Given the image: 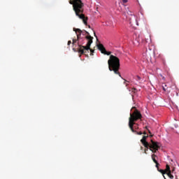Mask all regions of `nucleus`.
<instances>
[{"label": "nucleus", "mask_w": 179, "mask_h": 179, "mask_svg": "<svg viewBox=\"0 0 179 179\" xmlns=\"http://www.w3.org/2000/svg\"><path fill=\"white\" fill-rule=\"evenodd\" d=\"M150 41H151L150 35H148V36H147V38H145V42H146V43H150Z\"/></svg>", "instance_id": "10"}, {"label": "nucleus", "mask_w": 179, "mask_h": 179, "mask_svg": "<svg viewBox=\"0 0 179 179\" xmlns=\"http://www.w3.org/2000/svg\"><path fill=\"white\" fill-rule=\"evenodd\" d=\"M157 170L159 173H161L163 175V176H164V174H166V171L163 169H159Z\"/></svg>", "instance_id": "12"}, {"label": "nucleus", "mask_w": 179, "mask_h": 179, "mask_svg": "<svg viewBox=\"0 0 179 179\" xmlns=\"http://www.w3.org/2000/svg\"><path fill=\"white\" fill-rule=\"evenodd\" d=\"M155 157H157V156H156V155L153 154L152 155V162H154V163H157V160H156V158H155Z\"/></svg>", "instance_id": "8"}, {"label": "nucleus", "mask_w": 179, "mask_h": 179, "mask_svg": "<svg viewBox=\"0 0 179 179\" xmlns=\"http://www.w3.org/2000/svg\"><path fill=\"white\" fill-rule=\"evenodd\" d=\"M148 134H150V136L152 138L153 136V135L152 134V132L150 131V130H149V129H148V127H145Z\"/></svg>", "instance_id": "13"}, {"label": "nucleus", "mask_w": 179, "mask_h": 179, "mask_svg": "<svg viewBox=\"0 0 179 179\" xmlns=\"http://www.w3.org/2000/svg\"><path fill=\"white\" fill-rule=\"evenodd\" d=\"M146 138H148V136H143L142 139L141 140V143L145 146V148H150V150L153 153H156L157 150L160 148V145L158 142H155L153 140H151V143L149 144L148 141H146Z\"/></svg>", "instance_id": "5"}, {"label": "nucleus", "mask_w": 179, "mask_h": 179, "mask_svg": "<svg viewBox=\"0 0 179 179\" xmlns=\"http://www.w3.org/2000/svg\"><path fill=\"white\" fill-rule=\"evenodd\" d=\"M108 65L109 71L114 72L115 75H119L121 78V73H120V59L118 57L111 55L108 60Z\"/></svg>", "instance_id": "2"}, {"label": "nucleus", "mask_w": 179, "mask_h": 179, "mask_svg": "<svg viewBox=\"0 0 179 179\" xmlns=\"http://www.w3.org/2000/svg\"><path fill=\"white\" fill-rule=\"evenodd\" d=\"M163 177H164V179H166V176H164V175L163 176Z\"/></svg>", "instance_id": "27"}, {"label": "nucleus", "mask_w": 179, "mask_h": 179, "mask_svg": "<svg viewBox=\"0 0 179 179\" xmlns=\"http://www.w3.org/2000/svg\"><path fill=\"white\" fill-rule=\"evenodd\" d=\"M141 150L143 149V147H141Z\"/></svg>", "instance_id": "29"}, {"label": "nucleus", "mask_w": 179, "mask_h": 179, "mask_svg": "<svg viewBox=\"0 0 179 179\" xmlns=\"http://www.w3.org/2000/svg\"><path fill=\"white\" fill-rule=\"evenodd\" d=\"M70 1H81V0H70Z\"/></svg>", "instance_id": "26"}, {"label": "nucleus", "mask_w": 179, "mask_h": 179, "mask_svg": "<svg viewBox=\"0 0 179 179\" xmlns=\"http://www.w3.org/2000/svg\"><path fill=\"white\" fill-rule=\"evenodd\" d=\"M170 173L171 172V171L170 170V166H169V164H166V170H165V173Z\"/></svg>", "instance_id": "9"}, {"label": "nucleus", "mask_w": 179, "mask_h": 179, "mask_svg": "<svg viewBox=\"0 0 179 179\" xmlns=\"http://www.w3.org/2000/svg\"><path fill=\"white\" fill-rule=\"evenodd\" d=\"M94 37H96V38H97V36H96V33L94 32Z\"/></svg>", "instance_id": "23"}, {"label": "nucleus", "mask_w": 179, "mask_h": 179, "mask_svg": "<svg viewBox=\"0 0 179 179\" xmlns=\"http://www.w3.org/2000/svg\"><path fill=\"white\" fill-rule=\"evenodd\" d=\"M69 3L73 5V10L75 11L76 16H78L80 19H82L84 24L87 26V17H85V14H80L83 13V10H82L83 8V3H82V1H70Z\"/></svg>", "instance_id": "1"}, {"label": "nucleus", "mask_w": 179, "mask_h": 179, "mask_svg": "<svg viewBox=\"0 0 179 179\" xmlns=\"http://www.w3.org/2000/svg\"><path fill=\"white\" fill-rule=\"evenodd\" d=\"M167 176H168V177H169V178H171V179L174 178V176H173V175L171 174V172H168V173H167Z\"/></svg>", "instance_id": "11"}, {"label": "nucleus", "mask_w": 179, "mask_h": 179, "mask_svg": "<svg viewBox=\"0 0 179 179\" xmlns=\"http://www.w3.org/2000/svg\"><path fill=\"white\" fill-rule=\"evenodd\" d=\"M76 41H79V40L76 39H73V44H75L76 43Z\"/></svg>", "instance_id": "18"}, {"label": "nucleus", "mask_w": 179, "mask_h": 179, "mask_svg": "<svg viewBox=\"0 0 179 179\" xmlns=\"http://www.w3.org/2000/svg\"><path fill=\"white\" fill-rule=\"evenodd\" d=\"M98 50L101 51V54H103L104 55H111V52H107L106 50V48H104V45L103 44L99 43L97 45Z\"/></svg>", "instance_id": "7"}, {"label": "nucleus", "mask_w": 179, "mask_h": 179, "mask_svg": "<svg viewBox=\"0 0 179 179\" xmlns=\"http://www.w3.org/2000/svg\"><path fill=\"white\" fill-rule=\"evenodd\" d=\"M134 133L136 134L137 135H142V134H143V133H142V131H139V132L136 131Z\"/></svg>", "instance_id": "17"}, {"label": "nucleus", "mask_w": 179, "mask_h": 179, "mask_svg": "<svg viewBox=\"0 0 179 179\" xmlns=\"http://www.w3.org/2000/svg\"><path fill=\"white\" fill-rule=\"evenodd\" d=\"M73 51H74L75 52H76V49L74 48H73Z\"/></svg>", "instance_id": "24"}, {"label": "nucleus", "mask_w": 179, "mask_h": 179, "mask_svg": "<svg viewBox=\"0 0 179 179\" xmlns=\"http://www.w3.org/2000/svg\"><path fill=\"white\" fill-rule=\"evenodd\" d=\"M126 86H128V84H127Z\"/></svg>", "instance_id": "31"}, {"label": "nucleus", "mask_w": 179, "mask_h": 179, "mask_svg": "<svg viewBox=\"0 0 179 179\" xmlns=\"http://www.w3.org/2000/svg\"><path fill=\"white\" fill-rule=\"evenodd\" d=\"M122 1H127V0H122Z\"/></svg>", "instance_id": "32"}, {"label": "nucleus", "mask_w": 179, "mask_h": 179, "mask_svg": "<svg viewBox=\"0 0 179 179\" xmlns=\"http://www.w3.org/2000/svg\"><path fill=\"white\" fill-rule=\"evenodd\" d=\"M132 92H134V93H136V88H133V89H132Z\"/></svg>", "instance_id": "21"}, {"label": "nucleus", "mask_w": 179, "mask_h": 179, "mask_svg": "<svg viewBox=\"0 0 179 179\" xmlns=\"http://www.w3.org/2000/svg\"><path fill=\"white\" fill-rule=\"evenodd\" d=\"M128 1H120L119 3H121L122 5H125V3H127Z\"/></svg>", "instance_id": "15"}, {"label": "nucleus", "mask_w": 179, "mask_h": 179, "mask_svg": "<svg viewBox=\"0 0 179 179\" xmlns=\"http://www.w3.org/2000/svg\"><path fill=\"white\" fill-rule=\"evenodd\" d=\"M166 87H167L166 85H164V86L162 87H163V90H164V92H166Z\"/></svg>", "instance_id": "19"}, {"label": "nucleus", "mask_w": 179, "mask_h": 179, "mask_svg": "<svg viewBox=\"0 0 179 179\" xmlns=\"http://www.w3.org/2000/svg\"><path fill=\"white\" fill-rule=\"evenodd\" d=\"M127 82V80H125V82L124 83H125Z\"/></svg>", "instance_id": "30"}, {"label": "nucleus", "mask_w": 179, "mask_h": 179, "mask_svg": "<svg viewBox=\"0 0 179 179\" xmlns=\"http://www.w3.org/2000/svg\"><path fill=\"white\" fill-rule=\"evenodd\" d=\"M73 31L76 32V34L77 36V39L78 41L82 40V36H86V35L90 36V34L85 29L81 30L80 29L73 28Z\"/></svg>", "instance_id": "6"}, {"label": "nucleus", "mask_w": 179, "mask_h": 179, "mask_svg": "<svg viewBox=\"0 0 179 179\" xmlns=\"http://www.w3.org/2000/svg\"><path fill=\"white\" fill-rule=\"evenodd\" d=\"M71 44H72V41H68V45H71Z\"/></svg>", "instance_id": "20"}, {"label": "nucleus", "mask_w": 179, "mask_h": 179, "mask_svg": "<svg viewBox=\"0 0 179 179\" xmlns=\"http://www.w3.org/2000/svg\"><path fill=\"white\" fill-rule=\"evenodd\" d=\"M146 149L145 150V155H148V152H146L149 148H145Z\"/></svg>", "instance_id": "22"}, {"label": "nucleus", "mask_w": 179, "mask_h": 179, "mask_svg": "<svg viewBox=\"0 0 179 179\" xmlns=\"http://www.w3.org/2000/svg\"><path fill=\"white\" fill-rule=\"evenodd\" d=\"M155 164H156V167H157V170H159V166H160V164H159V162H157V163H155Z\"/></svg>", "instance_id": "16"}, {"label": "nucleus", "mask_w": 179, "mask_h": 179, "mask_svg": "<svg viewBox=\"0 0 179 179\" xmlns=\"http://www.w3.org/2000/svg\"><path fill=\"white\" fill-rule=\"evenodd\" d=\"M141 118L142 114H141V112L137 109H135L133 113H130V117L129 118V127L132 132H136L135 129H138V127L134 125H136L135 122L138 121V120H141Z\"/></svg>", "instance_id": "4"}, {"label": "nucleus", "mask_w": 179, "mask_h": 179, "mask_svg": "<svg viewBox=\"0 0 179 179\" xmlns=\"http://www.w3.org/2000/svg\"><path fill=\"white\" fill-rule=\"evenodd\" d=\"M141 77L139 76H136V80H137V82H141Z\"/></svg>", "instance_id": "14"}, {"label": "nucleus", "mask_w": 179, "mask_h": 179, "mask_svg": "<svg viewBox=\"0 0 179 179\" xmlns=\"http://www.w3.org/2000/svg\"><path fill=\"white\" fill-rule=\"evenodd\" d=\"M85 38L87 40V45L85 46L80 45L78 43V52L80 54V55H83V54H87L89 52V50L90 51V55H93V52H94V50L90 48V46L93 43V37L92 36H85Z\"/></svg>", "instance_id": "3"}, {"label": "nucleus", "mask_w": 179, "mask_h": 179, "mask_svg": "<svg viewBox=\"0 0 179 179\" xmlns=\"http://www.w3.org/2000/svg\"><path fill=\"white\" fill-rule=\"evenodd\" d=\"M89 29H90V25H88Z\"/></svg>", "instance_id": "28"}, {"label": "nucleus", "mask_w": 179, "mask_h": 179, "mask_svg": "<svg viewBox=\"0 0 179 179\" xmlns=\"http://www.w3.org/2000/svg\"><path fill=\"white\" fill-rule=\"evenodd\" d=\"M143 134H144V135H146V131H144Z\"/></svg>", "instance_id": "25"}]
</instances>
